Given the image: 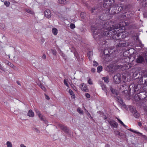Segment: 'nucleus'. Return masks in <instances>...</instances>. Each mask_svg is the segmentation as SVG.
Returning a JSON list of instances; mask_svg holds the SVG:
<instances>
[{"mask_svg": "<svg viewBox=\"0 0 147 147\" xmlns=\"http://www.w3.org/2000/svg\"><path fill=\"white\" fill-rule=\"evenodd\" d=\"M113 82L115 84H118L120 83L121 81V75L119 74H117L115 75L113 77Z\"/></svg>", "mask_w": 147, "mask_h": 147, "instance_id": "nucleus-1", "label": "nucleus"}, {"mask_svg": "<svg viewBox=\"0 0 147 147\" xmlns=\"http://www.w3.org/2000/svg\"><path fill=\"white\" fill-rule=\"evenodd\" d=\"M130 111L133 113L134 116L136 118L139 116V114L136 110L134 107H132L130 109Z\"/></svg>", "mask_w": 147, "mask_h": 147, "instance_id": "nucleus-2", "label": "nucleus"}, {"mask_svg": "<svg viewBox=\"0 0 147 147\" xmlns=\"http://www.w3.org/2000/svg\"><path fill=\"white\" fill-rule=\"evenodd\" d=\"M115 27H116V26L115 25V26H113L112 27H109V28H110V33L111 34H110L111 36L112 37L113 35H114L115 34H117V31L115 30L117 28H115Z\"/></svg>", "mask_w": 147, "mask_h": 147, "instance_id": "nucleus-3", "label": "nucleus"}, {"mask_svg": "<svg viewBox=\"0 0 147 147\" xmlns=\"http://www.w3.org/2000/svg\"><path fill=\"white\" fill-rule=\"evenodd\" d=\"M111 127L117 128L118 126L117 123L113 120H110L108 121Z\"/></svg>", "mask_w": 147, "mask_h": 147, "instance_id": "nucleus-4", "label": "nucleus"}, {"mask_svg": "<svg viewBox=\"0 0 147 147\" xmlns=\"http://www.w3.org/2000/svg\"><path fill=\"white\" fill-rule=\"evenodd\" d=\"M127 24L126 22L123 21L122 22H120L119 24L115 25L116 27H115V28H119L121 27H123L126 26Z\"/></svg>", "mask_w": 147, "mask_h": 147, "instance_id": "nucleus-5", "label": "nucleus"}, {"mask_svg": "<svg viewBox=\"0 0 147 147\" xmlns=\"http://www.w3.org/2000/svg\"><path fill=\"white\" fill-rule=\"evenodd\" d=\"M97 24H96L95 26H92L91 28V30L92 32L95 35L98 34V30L100 29L98 28H96V27L97 26Z\"/></svg>", "mask_w": 147, "mask_h": 147, "instance_id": "nucleus-6", "label": "nucleus"}, {"mask_svg": "<svg viewBox=\"0 0 147 147\" xmlns=\"http://www.w3.org/2000/svg\"><path fill=\"white\" fill-rule=\"evenodd\" d=\"M114 8H115L118 13L123 9L122 6L121 4H117L116 5H115Z\"/></svg>", "mask_w": 147, "mask_h": 147, "instance_id": "nucleus-7", "label": "nucleus"}, {"mask_svg": "<svg viewBox=\"0 0 147 147\" xmlns=\"http://www.w3.org/2000/svg\"><path fill=\"white\" fill-rule=\"evenodd\" d=\"M45 16L47 18H51V14L50 10L49 9H46L44 12Z\"/></svg>", "mask_w": 147, "mask_h": 147, "instance_id": "nucleus-8", "label": "nucleus"}, {"mask_svg": "<svg viewBox=\"0 0 147 147\" xmlns=\"http://www.w3.org/2000/svg\"><path fill=\"white\" fill-rule=\"evenodd\" d=\"M80 87L82 90L86 92L88 91V89L86 85L84 83H82L80 85Z\"/></svg>", "mask_w": 147, "mask_h": 147, "instance_id": "nucleus-9", "label": "nucleus"}, {"mask_svg": "<svg viewBox=\"0 0 147 147\" xmlns=\"http://www.w3.org/2000/svg\"><path fill=\"white\" fill-rule=\"evenodd\" d=\"M107 4L109 7H112L114 8L115 5H116L114 0H109L107 1Z\"/></svg>", "mask_w": 147, "mask_h": 147, "instance_id": "nucleus-10", "label": "nucleus"}, {"mask_svg": "<svg viewBox=\"0 0 147 147\" xmlns=\"http://www.w3.org/2000/svg\"><path fill=\"white\" fill-rule=\"evenodd\" d=\"M136 86V85L134 83H132L129 86V89L130 90H132L134 92L137 91L138 89L137 88H135Z\"/></svg>", "mask_w": 147, "mask_h": 147, "instance_id": "nucleus-11", "label": "nucleus"}, {"mask_svg": "<svg viewBox=\"0 0 147 147\" xmlns=\"http://www.w3.org/2000/svg\"><path fill=\"white\" fill-rule=\"evenodd\" d=\"M100 84L102 87V89L106 92V95H107L108 91L107 88V86L106 85H105L103 82L101 81L100 82Z\"/></svg>", "mask_w": 147, "mask_h": 147, "instance_id": "nucleus-12", "label": "nucleus"}, {"mask_svg": "<svg viewBox=\"0 0 147 147\" xmlns=\"http://www.w3.org/2000/svg\"><path fill=\"white\" fill-rule=\"evenodd\" d=\"M59 126L60 128L65 132H68L69 130L65 126L61 124H59Z\"/></svg>", "mask_w": 147, "mask_h": 147, "instance_id": "nucleus-13", "label": "nucleus"}, {"mask_svg": "<svg viewBox=\"0 0 147 147\" xmlns=\"http://www.w3.org/2000/svg\"><path fill=\"white\" fill-rule=\"evenodd\" d=\"M110 90L112 93L117 95L118 94V92L117 91L114 89H113L111 86H110Z\"/></svg>", "mask_w": 147, "mask_h": 147, "instance_id": "nucleus-14", "label": "nucleus"}, {"mask_svg": "<svg viewBox=\"0 0 147 147\" xmlns=\"http://www.w3.org/2000/svg\"><path fill=\"white\" fill-rule=\"evenodd\" d=\"M137 62L138 63H142L144 61V59L142 56L138 57L136 59Z\"/></svg>", "mask_w": 147, "mask_h": 147, "instance_id": "nucleus-15", "label": "nucleus"}, {"mask_svg": "<svg viewBox=\"0 0 147 147\" xmlns=\"http://www.w3.org/2000/svg\"><path fill=\"white\" fill-rule=\"evenodd\" d=\"M129 130L133 132H134L135 134H137L139 136H143L145 137V135H142V133H141L139 132H138L136 131H135L134 130H132V129H129Z\"/></svg>", "mask_w": 147, "mask_h": 147, "instance_id": "nucleus-16", "label": "nucleus"}, {"mask_svg": "<svg viewBox=\"0 0 147 147\" xmlns=\"http://www.w3.org/2000/svg\"><path fill=\"white\" fill-rule=\"evenodd\" d=\"M117 98L118 101L120 104L122 105L123 106L125 107V105L123 102L122 100L121 99L120 97L118 96L117 97Z\"/></svg>", "mask_w": 147, "mask_h": 147, "instance_id": "nucleus-17", "label": "nucleus"}, {"mask_svg": "<svg viewBox=\"0 0 147 147\" xmlns=\"http://www.w3.org/2000/svg\"><path fill=\"white\" fill-rule=\"evenodd\" d=\"M28 115L30 117H33L34 116V113L32 110H30L28 111Z\"/></svg>", "mask_w": 147, "mask_h": 147, "instance_id": "nucleus-18", "label": "nucleus"}, {"mask_svg": "<svg viewBox=\"0 0 147 147\" xmlns=\"http://www.w3.org/2000/svg\"><path fill=\"white\" fill-rule=\"evenodd\" d=\"M126 44L125 43L121 42L119 43L118 44L116 45V47H125Z\"/></svg>", "mask_w": 147, "mask_h": 147, "instance_id": "nucleus-19", "label": "nucleus"}, {"mask_svg": "<svg viewBox=\"0 0 147 147\" xmlns=\"http://www.w3.org/2000/svg\"><path fill=\"white\" fill-rule=\"evenodd\" d=\"M110 28H109V30L107 31H106L104 33V35L105 36H108L109 35V36H111L110 33Z\"/></svg>", "mask_w": 147, "mask_h": 147, "instance_id": "nucleus-20", "label": "nucleus"}, {"mask_svg": "<svg viewBox=\"0 0 147 147\" xmlns=\"http://www.w3.org/2000/svg\"><path fill=\"white\" fill-rule=\"evenodd\" d=\"M69 92L71 95V96L72 98H75V96L74 94L71 90H69Z\"/></svg>", "mask_w": 147, "mask_h": 147, "instance_id": "nucleus-21", "label": "nucleus"}, {"mask_svg": "<svg viewBox=\"0 0 147 147\" xmlns=\"http://www.w3.org/2000/svg\"><path fill=\"white\" fill-rule=\"evenodd\" d=\"M57 28H52V33L55 35H56L57 33Z\"/></svg>", "mask_w": 147, "mask_h": 147, "instance_id": "nucleus-22", "label": "nucleus"}, {"mask_svg": "<svg viewBox=\"0 0 147 147\" xmlns=\"http://www.w3.org/2000/svg\"><path fill=\"white\" fill-rule=\"evenodd\" d=\"M102 79L107 83H108L109 82V78L108 77H103L102 78Z\"/></svg>", "mask_w": 147, "mask_h": 147, "instance_id": "nucleus-23", "label": "nucleus"}, {"mask_svg": "<svg viewBox=\"0 0 147 147\" xmlns=\"http://www.w3.org/2000/svg\"><path fill=\"white\" fill-rule=\"evenodd\" d=\"M117 13H118L117 12V11H116L115 8H114L113 9H112V10L111 11V14L112 15L115 14Z\"/></svg>", "mask_w": 147, "mask_h": 147, "instance_id": "nucleus-24", "label": "nucleus"}, {"mask_svg": "<svg viewBox=\"0 0 147 147\" xmlns=\"http://www.w3.org/2000/svg\"><path fill=\"white\" fill-rule=\"evenodd\" d=\"M25 10L26 12H28L30 14H34V12L32 11V10H31V9H25Z\"/></svg>", "mask_w": 147, "mask_h": 147, "instance_id": "nucleus-25", "label": "nucleus"}, {"mask_svg": "<svg viewBox=\"0 0 147 147\" xmlns=\"http://www.w3.org/2000/svg\"><path fill=\"white\" fill-rule=\"evenodd\" d=\"M7 64L8 65L10 66L11 67H12L14 69V68L15 67L14 66V65L13 64H12L11 63L9 62L8 61H7Z\"/></svg>", "mask_w": 147, "mask_h": 147, "instance_id": "nucleus-26", "label": "nucleus"}, {"mask_svg": "<svg viewBox=\"0 0 147 147\" xmlns=\"http://www.w3.org/2000/svg\"><path fill=\"white\" fill-rule=\"evenodd\" d=\"M10 3L7 1H5L4 2V5L7 7H8L9 6Z\"/></svg>", "mask_w": 147, "mask_h": 147, "instance_id": "nucleus-27", "label": "nucleus"}, {"mask_svg": "<svg viewBox=\"0 0 147 147\" xmlns=\"http://www.w3.org/2000/svg\"><path fill=\"white\" fill-rule=\"evenodd\" d=\"M102 69V66L101 65L97 67V72H100L101 71Z\"/></svg>", "mask_w": 147, "mask_h": 147, "instance_id": "nucleus-28", "label": "nucleus"}, {"mask_svg": "<svg viewBox=\"0 0 147 147\" xmlns=\"http://www.w3.org/2000/svg\"><path fill=\"white\" fill-rule=\"evenodd\" d=\"M116 119H117V120H118V121L119 122V123H120L122 125H123V126H124V127H126V125H125L124 123H123L120 119H119L118 118H117L116 117Z\"/></svg>", "mask_w": 147, "mask_h": 147, "instance_id": "nucleus-29", "label": "nucleus"}, {"mask_svg": "<svg viewBox=\"0 0 147 147\" xmlns=\"http://www.w3.org/2000/svg\"><path fill=\"white\" fill-rule=\"evenodd\" d=\"M39 86L43 90H44V91L46 90V88L41 84H40L39 85Z\"/></svg>", "mask_w": 147, "mask_h": 147, "instance_id": "nucleus-30", "label": "nucleus"}, {"mask_svg": "<svg viewBox=\"0 0 147 147\" xmlns=\"http://www.w3.org/2000/svg\"><path fill=\"white\" fill-rule=\"evenodd\" d=\"M7 147H12V146L11 143L9 141H7Z\"/></svg>", "mask_w": 147, "mask_h": 147, "instance_id": "nucleus-31", "label": "nucleus"}, {"mask_svg": "<svg viewBox=\"0 0 147 147\" xmlns=\"http://www.w3.org/2000/svg\"><path fill=\"white\" fill-rule=\"evenodd\" d=\"M77 111L80 114H82L83 113V111L81 110L80 108H78L77 109Z\"/></svg>", "mask_w": 147, "mask_h": 147, "instance_id": "nucleus-32", "label": "nucleus"}, {"mask_svg": "<svg viewBox=\"0 0 147 147\" xmlns=\"http://www.w3.org/2000/svg\"><path fill=\"white\" fill-rule=\"evenodd\" d=\"M126 85L125 84L121 85L120 86V89L122 90H123V91H125L124 89V86H126Z\"/></svg>", "mask_w": 147, "mask_h": 147, "instance_id": "nucleus-33", "label": "nucleus"}, {"mask_svg": "<svg viewBox=\"0 0 147 147\" xmlns=\"http://www.w3.org/2000/svg\"><path fill=\"white\" fill-rule=\"evenodd\" d=\"M53 54L55 55H56L57 54V51L55 49H51V50Z\"/></svg>", "mask_w": 147, "mask_h": 147, "instance_id": "nucleus-34", "label": "nucleus"}, {"mask_svg": "<svg viewBox=\"0 0 147 147\" xmlns=\"http://www.w3.org/2000/svg\"><path fill=\"white\" fill-rule=\"evenodd\" d=\"M61 56L63 57V58L64 59H66V58H65L66 57V56L63 53L62 51L61 52Z\"/></svg>", "mask_w": 147, "mask_h": 147, "instance_id": "nucleus-35", "label": "nucleus"}, {"mask_svg": "<svg viewBox=\"0 0 147 147\" xmlns=\"http://www.w3.org/2000/svg\"><path fill=\"white\" fill-rule=\"evenodd\" d=\"M124 64H123L122 65H117L116 66V67L118 68H122L124 67Z\"/></svg>", "mask_w": 147, "mask_h": 147, "instance_id": "nucleus-36", "label": "nucleus"}, {"mask_svg": "<svg viewBox=\"0 0 147 147\" xmlns=\"http://www.w3.org/2000/svg\"><path fill=\"white\" fill-rule=\"evenodd\" d=\"M75 27V25L72 23H71L70 25V28L71 29L74 28Z\"/></svg>", "mask_w": 147, "mask_h": 147, "instance_id": "nucleus-37", "label": "nucleus"}, {"mask_svg": "<svg viewBox=\"0 0 147 147\" xmlns=\"http://www.w3.org/2000/svg\"><path fill=\"white\" fill-rule=\"evenodd\" d=\"M39 117L40 119L42 120H43L44 119L42 118V116L41 114L40 113H39L38 114H37Z\"/></svg>", "mask_w": 147, "mask_h": 147, "instance_id": "nucleus-38", "label": "nucleus"}, {"mask_svg": "<svg viewBox=\"0 0 147 147\" xmlns=\"http://www.w3.org/2000/svg\"><path fill=\"white\" fill-rule=\"evenodd\" d=\"M58 2L61 4H64V0H58Z\"/></svg>", "mask_w": 147, "mask_h": 147, "instance_id": "nucleus-39", "label": "nucleus"}, {"mask_svg": "<svg viewBox=\"0 0 147 147\" xmlns=\"http://www.w3.org/2000/svg\"><path fill=\"white\" fill-rule=\"evenodd\" d=\"M88 57H89V59H90V57L91 56V55H92V53L91 51H89L87 53Z\"/></svg>", "mask_w": 147, "mask_h": 147, "instance_id": "nucleus-40", "label": "nucleus"}, {"mask_svg": "<svg viewBox=\"0 0 147 147\" xmlns=\"http://www.w3.org/2000/svg\"><path fill=\"white\" fill-rule=\"evenodd\" d=\"M63 82H64V84L65 85H66L68 87L69 86V85L67 83V81L65 79L64 80Z\"/></svg>", "mask_w": 147, "mask_h": 147, "instance_id": "nucleus-41", "label": "nucleus"}, {"mask_svg": "<svg viewBox=\"0 0 147 147\" xmlns=\"http://www.w3.org/2000/svg\"><path fill=\"white\" fill-rule=\"evenodd\" d=\"M88 82L89 84L90 85L92 84H93L92 81L91 79L90 78H89V80H88Z\"/></svg>", "mask_w": 147, "mask_h": 147, "instance_id": "nucleus-42", "label": "nucleus"}, {"mask_svg": "<svg viewBox=\"0 0 147 147\" xmlns=\"http://www.w3.org/2000/svg\"><path fill=\"white\" fill-rule=\"evenodd\" d=\"M93 65L94 66H97L98 65V63L96 62L95 61H93Z\"/></svg>", "mask_w": 147, "mask_h": 147, "instance_id": "nucleus-43", "label": "nucleus"}, {"mask_svg": "<svg viewBox=\"0 0 147 147\" xmlns=\"http://www.w3.org/2000/svg\"><path fill=\"white\" fill-rule=\"evenodd\" d=\"M116 34H115L114 35H113L112 37L114 39L119 40V38H117L116 37Z\"/></svg>", "mask_w": 147, "mask_h": 147, "instance_id": "nucleus-44", "label": "nucleus"}, {"mask_svg": "<svg viewBox=\"0 0 147 147\" xmlns=\"http://www.w3.org/2000/svg\"><path fill=\"white\" fill-rule=\"evenodd\" d=\"M34 130L35 131L36 133H39L40 132V131L37 128H35L34 129Z\"/></svg>", "mask_w": 147, "mask_h": 147, "instance_id": "nucleus-45", "label": "nucleus"}, {"mask_svg": "<svg viewBox=\"0 0 147 147\" xmlns=\"http://www.w3.org/2000/svg\"><path fill=\"white\" fill-rule=\"evenodd\" d=\"M121 34H122V33H119L118 32L117 33V34H116V35H117L116 37L117 38H119V39L120 38H119V37L120 35Z\"/></svg>", "mask_w": 147, "mask_h": 147, "instance_id": "nucleus-46", "label": "nucleus"}, {"mask_svg": "<svg viewBox=\"0 0 147 147\" xmlns=\"http://www.w3.org/2000/svg\"><path fill=\"white\" fill-rule=\"evenodd\" d=\"M85 96H86L87 98H89L90 97V94L88 93H86L85 94Z\"/></svg>", "mask_w": 147, "mask_h": 147, "instance_id": "nucleus-47", "label": "nucleus"}, {"mask_svg": "<svg viewBox=\"0 0 147 147\" xmlns=\"http://www.w3.org/2000/svg\"><path fill=\"white\" fill-rule=\"evenodd\" d=\"M145 3V6H147V0H143L142 1V3Z\"/></svg>", "mask_w": 147, "mask_h": 147, "instance_id": "nucleus-48", "label": "nucleus"}, {"mask_svg": "<svg viewBox=\"0 0 147 147\" xmlns=\"http://www.w3.org/2000/svg\"><path fill=\"white\" fill-rule=\"evenodd\" d=\"M64 4H67L69 2V0H64Z\"/></svg>", "mask_w": 147, "mask_h": 147, "instance_id": "nucleus-49", "label": "nucleus"}, {"mask_svg": "<svg viewBox=\"0 0 147 147\" xmlns=\"http://www.w3.org/2000/svg\"><path fill=\"white\" fill-rule=\"evenodd\" d=\"M115 134L117 135H120V132L119 131H115Z\"/></svg>", "mask_w": 147, "mask_h": 147, "instance_id": "nucleus-50", "label": "nucleus"}, {"mask_svg": "<svg viewBox=\"0 0 147 147\" xmlns=\"http://www.w3.org/2000/svg\"><path fill=\"white\" fill-rule=\"evenodd\" d=\"M0 69L1 70L4 71V69L3 67L0 64Z\"/></svg>", "mask_w": 147, "mask_h": 147, "instance_id": "nucleus-51", "label": "nucleus"}, {"mask_svg": "<svg viewBox=\"0 0 147 147\" xmlns=\"http://www.w3.org/2000/svg\"><path fill=\"white\" fill-rule=\"evenodd\" d=\"M42 58L44 59H46V56L45 54H43L42 56Z\"/></svg>", "mask_w": 147, "mask_h": 147, "instance_id": "nucleus-52", "label": "nucleus"}, {"mask_svg": "<svg viewBox=\"0 0 147 147\" xmlns=\"http://www.w3.org/2000/svg\"><path fill=\"white\" fill-rule=\"evenodd\" d=\"M35 111L36 113L37 114H38L39 113H40L38 109H35Z\"/></svg>", "mask_w": 147, "mask_h": 147, "instance_id": "nucleus-53", "label": "nucleus"}, {"mask_svg": "<svg viewBox=\"0 0 147 147\" xmlns=\"http://www.w3.org/2000/svg\"><path fill=\"white\" fill-rule=\"evenodd\" d=\"M84 13H82L80 14V16L82 18H84V16H82L84 14Z\"/></svg>", "mask_w": 147, "mask_h": 147, "instance_id": "nucleus-54", "label": "nucleus"}, {"mask_svg": "<svg viewBox=\"0 0 147 147\" xmlns=\"http://www.w3.org/2000/svg\"><path fill=\"white\" fill-rule=\"evenodd\" d=\"M46 98L47 100H49L50 99L49 97L47 95L45 94Z\"/></svg>", "mask_w": 147, "mask_h": 147, "instance_id": "nucleus-55", "label": "nucleus"}, {"mask_svg": "<svg viewBox=\"0 0 147 147\" xmlns=\"http://www.w3.org/2000/svg\"><path fill=\"white\" fill-rule=\"evenodd\" d=\"M91 71L93 72H94L95 71V69L94 68H92L91 69Z\"/></svg>", "mask_w": 147, "mask_h": 147, "instance_id": "nucleus-56", "label": "nucleus"}, {"mask_svg": "<svg viewBox=\"0 0 147 147\" xmlns=\"http://www.w3.org/2000/svg\"><path fill=\"white\" fill-rule=\"evenodd\" d=\"M138 125L140 127H141L142 126V123L140 122H138Z\"/></svg>", "mask_w": 147, "mask_h": 147, "instance_id": "nucleus-57", "label": "nucleus"}, {"mask_svg": "<svg viewBox=\"0 0 147 147\" xmlns=\"http://www.w3.org/2000/svg\"><path fill=\"white\" fill-rule=\"evenodd\" d=\"M107 51H108L107 50H104V54L105 55H108V54L107 53H106V52Z\"/></svg>", "mask_w": 147, "mask_h": 147, "instance_id": "nucleus-58", "label": "nucleus"}, {"mask_svg": "<svg viewBox=\"0 0 147 147\" xmlns=\"http://www.w3.org/2000/svg\"><path fill=\"white\" fill-rule=\"evenodd\" d=\"M127 34V35H128V34H129V33H127V32H124L123 33V35H125V34Z\"/></svg>", "mask_w": 147, "mask_h": 147, "instance_id": "nucleus-59", "label": "nucleus"}, {"mask_svg": "<svg viewBox=\"0 0 147 147\" xmlns=\"http://www.w3.org/2000/svg\"><path fill=\"white\" fill-rule=\"evenodd\" d=\"M20 147H26V146H24L23 144H22L20 145Z\"/></svg>", "mask_w": 147, "mask_h": 147, "instance_id": "nucleus-60", "label": "nucleus"}, {"mask_svg": "<svg viewBox=\"0 0 147 147\" xmlns=\"http://www.w3.org/2000/svg\"><path fill=\"white\" fill-rule=\"evenodd\" d=\"M123 134H122V133L120 132V135H119V136H121L122 137L123 136Z\"/></svg>", "mask_w": 147, "mask_h": 147, "instance_id": "nucleus-61", "label": "nucleus"}, {"mask_svg": "<svg viewBox=\"0 0 147 147\" xmlns=\"http://www.w3.org/2000/svg\"><path fill=\"white\" fill-rule=\"evenodd\" d=\"M123 134H122V133L120 132V135H119V136H121L122 137L123 136Z\"/></svg>", "mask_w": 147, "mask_h": 147, "instance_id": "nucleus-62", "label": "nucleus"}, {"mask_svg": "<svg viewBox=\"0 0 147 147\" xmlns=\"http://www.w3.org/2000/svg\"><path fill=\"white\" fill-rule=\"evenodd\" d=\"M105 147H110V146L108 144H107L105 146Z\"/></svg>", "mask_w": 147, "mask_h": 147, "instance_id": "nucleus-63", "label": "nucleus"}, {"mask_svg": "<svg viewBox=\"0 0 147 147\" xmlns=\"http://www.w3.org/2000/svg\"><path fill=\"white\" fill-rule=\"evenodd\" d=\"M95 9H92V13L95 10Z\"/></svg>", "mask_w": 147, "mask_h": 147, "instance_id": "nucleus-64", "label": "nucleus"}]
</instances>
